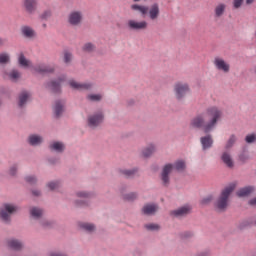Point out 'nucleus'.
Returning <instances> with one entry per match:
<instances>
[{
    "label": "nucleus",
    "mask_w": 256,
    "mask_h": 256,
    "mask_svg": "<svg viewBox=\"0 0 256 256\" xmlns=\"http://www.w3.org/2000/svg\"><path fill=\"white\" fill-rule=\"evenodd\" d=\"M222 118L223 110L217 106H210L204 112L194 117L190 121V126L194 129H202L205 133H211Z\"/></svg>",
    "instance_id": "obj_1"
},
{
    "label": "nucleus",
    "mask_w": 256,
    "mask_h": 256,
    "mask_svg": "<svg viewBox=\"0 0 256 256\" xmlns=\"http://www.w3.org/2000/svg\"><path fill=\"white\" fill-rule=\"evenodd\" d=\"M186 168L187 164L185 163V160H177L176 162H174V164L168 163L164 165L160 176L164 187H169V183H171V178L169 177V175L171 174V171H173V169H175V171L181 172L184 171Z\"/></svg>",
    "instance_id": "obj_2"
},
{
    "label": "nucleus",
    "mask_w": 256,
    "mask_h": 256,
    "mask_svg": "<svg viewBox=\"0 0 256 256\" xmlns=\"http://www.w3.org/2000/svg\"><path fill=\"white\" fill-rule=\"evenodd\" d=\"M235 191V184H229L222 191L215 202V207L218 211H225L229 205V197Z\"/></svg>",
    "instance_id": "obj_3"
},
{
    "label": "nucleus",
    "mask_w": 256,
    "mask_h": 256,
    "mask_svg": "<svg viewBox=\"0 0 256 256\" xmlns=\"http://www.w3.org/2000/svg\"><path fill=\"white\" fill-rule=\"evenodd\" d=\"M104 119L105 114L101 110L88 115L87 124L89 129H97L103 123Z\"/></svg>",
    "instance_id": "obj_4"
},
{
    "label": "nucleus",
    "mask_w": 256,
    "mask_h": 256,
    "mask_svg": "<svg viewBox=\"0 0 256 256\" xmlns=\"http://www.w3.org/2000/svg\"><path fill=\"white\" fill-rule=\"evenodd\" d=\"M191 93V87L185 82H177L174 84V95L178 101L185 99V96Z\"/></svg>",
    "instance_id": "obj_5"
},
{
    "label": "nucleus",
    "mask_w": 256,
    "mask_h": 256,
    "mask_svg": "<svg viewBox=\"0 0 256 256\" xmlns=\"http://www.w3.org/2000/svg\"><path fill=\"white\" fill-rule=\"evenodd\" d=\"M17 211V206L13 204H4L3 208L0 209V219L4 221V223H9L11 221V215Z\"/></svg>",
    "instance_id": "obj_6"
},
{
    "label": "nucleus",
    "mask_w": 256,
    "mask_h": 256,
    "mask_svg": "<svg viewBox=\"0 0 256 256\" xmlns=\"http://www.w3.org/2000/svg\"><path fill=\"white\" fill-rule=\"evenodd\" d=\"M213 65L215 69L221 73H229V71H231V64L221 56H216L214 58Z\"/></svg>",
    "instance_id": "obj_7"
},
{
    "label": "nucleus",
    "mask_w": 256,
    "mask_h": 256,
    "mask_svg": "<svg viewBox=\"0 0 256 256\" xmlns=\"http://www.w3.org/2000/svg\"><path fill=\"white\" fill-rule=\"evenodd\" d=\"M127 27L130 31H145L149 27V23L145 20L130 19L127 21Z\"/></svg>",
    "instance_id": "obj_8"
},
{
    "label": "nucleus",
    "mask_w": 256,
    "mask_h": 256,
    "mask_svg": "<svg viewBox=\"0 0 256 256\" xmlns=\"http://www.w3.org/2000/svg\"><path fill=\"white\" fill-rule=\"evenodd\" d=\"M83 22V12L81 11H72L68 15V23L72 27H78L80 23Z\"/></svg>",
    "instance_id": "obj_9"
},
{
    "label": "nucleus",
    "mask_w": 256,
    "mask_h": 256,
    "mask_svg": "<svg viewBox=\"0 0 256 256\" xmlns=\"http://www.w3.org/2000/svg\"><path fill=\"white\" fill-rule=\"evenodd\" d=\"M68 83L71 89H75L76 91H91V89H93V84L90 82L79 83L75 80H70Z\"/></svg>",
    "instance_id": "obj_10"
},
{
    "label": "nucleus",
    "mask_w": 256,
    "mask_h": 256,
    "mask_svg": "<svg viewBox=\"0 0 256 256\" xmlns=\"http://www.w3.org/2000/svg\"><path fill=\"white\" fill-rule=\"evenodd\" d=\"M67 79L65 75L60 76L57 80L51 81L46 84V87L53 91V93H59L61 91V84Z\"/></svg>",
    "instance_id": "obj_11"
},
{
    "label": "nucleus",
    "mask_w": 256,
    "mask_h": 256,
    "mask_svg": "<svg viewBox=\"0 0 256 256\" xmlns=\"http://www.w3.org/2000/svg\"><path fill=\"white\" fill-rule=\"evenodd\" d=\"M192 207L189 204H186L174 211L171 212V215H173L174 217H186V215H189V213H191L192 211Z\"/></svg>",
    "instance_id": "obj_12"
},
{
    "label": "nucleus",
    "mask_w": 256,
    "mask_h": 256,
    "mask_svg": "<svg viewBox=\"0 0 256 256\" xmlns=\"http://www.w3.org/2000/svg\"><path fill=\"white\" fill-rule=\"evenodd\" d=\"M147 13H148L149 19H151V21H156V19H159V15L161 13V11L159 9V4L158 3L152 4L148 8Z\"/></svg>",
    "instance_id": "obj_13"
},
{
    "label": "nucleus",
    "mask_w": 256,
    "mask_h": 256,
    "mask_svg": "<svg viewBox=\"0 0 256 256\" xmlns=\"http://www.w3.org/2000/svg\"><path fill=\"white\" fill-rule=\"evenodd\" d=\"M23 6L26 13H29V15H33V13L37 11V0H24Z\"/></svg>",
    "instance_id": "obj_14"
},
{
    "label": "nucleus",
    "mask_w": 256,
    "mask_h": 256,
    "mask_svg": "<svg viewBox=\"0 0 256 256\" xmlns=\"http://www.w3.org/2000/svg\"><path fill=\"white\" fill-rule=\"evenodd\" d=\"M200 143L202 145L203 151H207V149H211L213 147V137L211 134L201 137Z\"/></svg>",
    "instance_id": "obj_15"
},
{
    "label": "nucleus",
    "mask_w": 256,
    "mask_h": 256,
    "mask_svg": "<svg viewBox=\"0 0 256 256\" xmlns=\"http://www.w3.org/2000/svg\"><path fill=\"white\" fill-rule=\"evenodd\" d=\"M21 34L26 39H33V37H35L37 35V33L35 32L33 27L27 26V25H24L21 27Z\"/></svg>",
    "instance_id": "obj_16"
},
{
    "label": "nucleus",
    "mask_w": 256,
    "mask_h": 256,
    "mask_svg": "<svg viewBox=\"0 0 256 256\" xmlns=\"http://www.w3.org/2000/svg\"><path fill=\"white\" fill-rule=\"evenodd\" d=\"M36 73H53L55 67L47 64H38L34 67Z\"/></svg>",
    "instance_id": "obj_17"
},
{
    "label": "nucleus",
    "mask_w": 256,
    "mask_h": 256,
    "mask_svg": "<svg viewBox=\"0 0 256 256\" xmlns=\"http://www.w3.org/2000/svg\"><path fill=\"white\" fill-rule=\"evenodd\" d=\"M28 143L32 147H37V146L41 145V143H43V136L37 135V134H31L28 137Z\"/></svg>",
    "instance_id": "obj_18"
},
{
    "label": "nucleus",
    "mask_w": 256,
    "mask_h": 256,
    "mask_svg": "<svg viewBox=\"0 0 256 256\" xmlns=\"http://www.w3.org/2000/svg\"><path fill=\"white\" fill-rule=\"evenodd\" d=\"M64 111H65V101L57 100L54 104V113L56 117H61Z\"/></svg>",
    "instance_id": "obj_19"
},
{
    "label": "nucleus",
    "mask_w": 256,
    "mask_h": 256,
    "mask_svg": "<svg viewBox=\"0 0 256 256\" xmlns=\"http://www.w3.org/2000/svg\"><path fill=\"white\" fill-rule=\"evenodd\" d=\"M158 210L159 206L157 204H146L142 208L144 215H155V213H157Z\"/></svg>",
    "instance_id": "obj_20"
},
{
    "label": "nucleus",
    "mask_w": 256,
    "mask_h": 256,
    "mask_svg": "<svg viewBox=\"0 0 256 256\" xmlns=\"http://www.w3.org/2000/svg\"><path fill=\"white\" fill-rule=\"evenodd\" d=\"M76 196L80 200H76L75 204L78 205V206L79 205H85V199L91 198V193L85 192V191H79V192L76 193Z\"/></svg>",
    "instance_id": "obj_21"
},
{
    "label": "nucleus",
    "mask_w": 256,
    "mask_h": 256,
    "mask_svg": "<svg viewBox=\"0 0 256 256\" xmlns=\"http://www.w3.org/2000/svg\"><path fill=\"white\" fill-rule=\"evenodd\" d=\"M253 191H255V187H253V186H246L244 188H240L236 192V195L238 197H249V195H251V193H253Z\"/></svg>",
    "instance_id": "obj_22"
},
{
    "label": "nucleus",
    "mask_w": 256,
    "mask_h": 256,
    "mask_svg": "<svg viewBox=\"0 0 256 256\" xmlns=\"http://www.w3.org/2000/svg\"><path fill=\"white\" fill-rule=\"evenodd\" d=\"M155 151H157V146L155 144H149L142 149V157H151Z\"/></svg>",
    "instance_id": "obj_23"
},
{
    "label": "nucleus",
    "mask_w": 256,
    "mask_h": 256,
    "mask_svg": "<svg viewBox=\"0 0 256 256\" xmlns=\"http://www.w3.org/2000/svg\"><path fill=\"white\" fill-rule=\"evenodd\" d=\"M221 159L226 167L233 169L235 164L233 163V158H231V154H229V152H224L221 156Z\"/></svg>",
    "instance_id": "obj_24"
},
{
    "label": "nucleus",
    "mask_w": 256,
    "mask_h": 256,
    "mask_svg": "<svg viewBox=\"0 0 256 256\" xmlns=\"http://www.w3.org/2000/svg\"><path fill=\"white\" fill-rule=\"evenodd\" d=\"M29 97H31V94L27 91H22L19 95V107H25L27 101H29Z\"/></svg>",
    "instance_id": "obj_25"
},
{
    "label": "nucleus",
    "mask_w": 256,
    "mask_h": 256,
    "mask_svg": "<svg viewBox=\"0 0 256 256\" xmlns=\"http://www.w3.org/2000/svg\"><path fill=\"white\" fill-rule=\"evenodd\" d=\"M225 9H227L226 4H224V3L218 4L214 9L215 17H217V18L223 17V15L225 14Z\"/></svg>",
    "instance_id": "obj_26"
},
{
    "label": "nucleus",
    "mask_w": 256,
    "mask_h": 256,
    "mask_svg": "<svg viewBox=\"0 0 256 256\" xmlns=\"http://www.w3.org/2000/svg\"><path fill=\"white\" fill-rule=\"evenodd\" d=\"M8 247L14 251H20V249H23V243L19 240L11 239L8 241Z\"/></svg>",
    "instance_id": "obj_27"
},
{
    "label": "nucleus",
    "mask_w": 256,
    "mask_h": 256,
    "mask_svg": "<svg viewBox=\"0 0 256 256\" xmlns=\"http://www.w3.org/2000/svg\"><path fill=\"white\" fill-rule=\"evenodd\" d=\"M18 63L20 67H31V61L27 60L24 53H20L18 56Z\"/></svg>",
    "instance_id": "obj_28"
},
{
    "label": "nucleus",
    "mask_w": 256,
    "mask_h": 256,
    "mask_svg": "<svg viewBox=\"0 0 256 256\" xmlns=\"http://www.w3.org/2000/svg\"><path fill=\"white\" fill-rule=\"evenodd\" d=\"M7 76L10 81L17 82L19 79H21V72H19L17 69H13L7 73Z\"/></svg>",
    "instance_id": "obj_29"
},
{
    "label": "nucleus",
    "mask_w": 256,
    "mask_h": 256,
    "mask_svg": "<svg viewBox=\"0 0 256 256\" xmlns=\"http://www.w3.org/2000/svg\"><path fill=\"white\" fill-rule=\"evenodd\" d=\"M50 149L56 151L57 153H63L65 151V144L62 142H53L50 144Z\"/></svg>",
    "instance_id": "obj_30"
},
{
    "label": "nucleus",
    "mask_w": 256,
    "mask_h": 256,
    "mask_svg": "<svg viewBox=\"0 0 256 256\" xmlns=\"http://www.w3.org/2000/svg\"><path fill=\"white\" fill-rule=\"evenodd\" d=\"M132 11H138L141 13V15H147V12L149 11V7L147 6H141L139 4H133L131 5Z\"/></svg>",
    "instance_id": "obj_31"
},
{
    "label": "nucleus",
    "mask_w": 256,
    "mask_h": 256,
    "mask_svg": "<svg viewBox=\"0 0 256 256\" xmlns=\"http://www.w3.org/2000/svg\"><path fill=\"white\" fill-rule=\"evenodd\" d=\"M30 215L34 219H41V217H43V210L41 208H38V207H33V208L30 209Z\"/></svg>",
    "instance_id": "obj_32"
},
{
    "label": "nucleus",
    "mask_w": 256,
    "mask_h": 256,
    "mask_svg": "<svg viewBox=\"0 0 256 256\" xmlns=\"http://www.w3.org/2000/svg\"><path fill=\"white\" fill-rule=\"evenodd\" d=\"M11 63V56L7 52L0 53V65Z\"/></svg>",
    "instance_id": "obj_33"
},
{
    "label": "nucleus",
    "mask_w": 256,
    "mask_h": 256,
    "mask_svg": "<svg viewBox=\"0 0 256 256\" xmlns=\"http://www.w3.org/2000/svg\"><path fill=\"white\" fill-rule=\"evenodd\" d=\"M235 143H237V135L232 134L226 142L225 149H231Z\"/></svg>",
    "instance_id": "obj_34"
},
{
    "label": "nucleus",
    "mask_w": 256,
    "mask_h": 256,
    "mask_svg": "<svg viewBox=\"0 0 256 256\" xmlns=\"http://www.w3.org/2000/svg\"><path fill=\"white\" fill-rule=\"evenodd\" d=\"M80 227L84 229V231H87V233H93V231H95V225L91 223H82Z\"/></svg>",
    "instance_id": "obj_35"
},
{
    "label": "nucleus",
    "mask_w": 256,
    "mask_h": 256,
    "mask_svg": "<svg viewBox=\"0 0 256 256\" xmlns=\"http://www.w3.org/2000/svg\"><path fill=\"white\" fill-rule=\"evenodd\" d=\"M82 49L86 53H93V51H95L96 47H95V44L88 42V43L84 44Z\"/></svg>",
    "instance_id": "obj_36"
},
{
    "label": "nucleus",
    "mask_w": 256,
    "mask_h": 256,
    "mask_svg": "<svg viewBox=\"0 0 256 256\" xmlns=\"http://www.w3.org/2000/svg\"><path fill=\"white\" fill-rule=\"evenodd\" d=\"M137 168H133V169H124V170H121V173L122 175H125V177H134L135 174L137 173Z\"/></svg>",
    "instance_id": "obj_37"
},
{
    "label": "nucleus",
    "mask_w": 256,
    "mask_h": 256,
    "mask_svg": "<svg viewBox=\"0 0 256 256\" xmlns=\"http://www.w3.org/2000/svg\"><path fill=\"white\" fill-rule=\"evenodd\" d=\"M47 187L50 191H55V189H59L61 187L60 181H52L47 184Z\"/></svg>",
    "instance_id": "obj_38"
},
{
    "label": "nucleus",
    "mask_w": 256,
    "mask_h": 256,
    "mask_svg": "<svg viewBox=\"0 0 256 256\" xmlns=\"http://www.w3.org/2000/svg\"><path fill=\"white\" fill-rule=\"evenodd\" d=\"M123 199L124 201H135V199H137V193L130 192L127 194H123Z\"/></svg>",
    "instance_id": "obj_39"
},
{
    "label": "nucleus",
    "mask_w": 256,
    "mask_h": 256,
    "mask_svg": "<svg viewBox=\"0 0 256 256\" xmlns=\"http://www.w3.org/2000/svg\"><path fill=\"white\" fill-rule=\"evenodd\" d=\"M88 101H92V102H97V101H101V99H103V95L101 94H89L87 96Z\"/></svg>",
    "instance_id": "obj_40"
},
{
    "label": "nucleus",
    "mask_w": 256,
    "mask_h": 256,
    "mask_svg": "<svg viewBox=\"0 0 256 256\" xmlns=\"http://www.w3.org/2000/svg\"><path fill=\"white\" fill-rule=\"evenodd\" d=\"M17 171H19V166L17 164H13L8 170V175H10V177H15L17 175Z\"/></svg>",
    "instance_id": "obj_41"
},
{
    "label": "nucleus",
    "mask_w": 256,
    "mask_h": 256,
    "mask_svg": "<svg viewBox=\"0 0 256 256\" xmlns=\"http://www.w3.org/2000/svg\"><path fill=\"white\" fill-rule=\"evenodd\" d=\"M145 229H147V231H159L161 229V226L155 223H149L145 224Z\"/></svg>",
    "instance_id": "obj_42"
},
{
    "label": "nucleus",
    "mask_w": 256,
    "mask_h": 256,
    "mask_svg": "<svg viewBox=\"0 0 256 256\" xmlns=\"http://www.w3.org/2000/svg\"><path fill=\"white\" fill-rule=\"evenodd\" d=\"M245 141L246 143H249V144L256 143V133H251L246 135Z\"/></svg>",
    "instance_id": "obj_43"
},
{
    "label": "nucleus",
    "mask_w": 256,
    "mask_h": 256,
    "mask_svg": "<svg viewBox=\"0 0 256 256\" xmlns=\"http://www.w3.org/2000/svg\"><path fill=\"white\" fill-rule=\"evenodd\" d=\"M71 61H73V54L69 51L64 52V63L69 64Z\"/></svg>",
    "instance_id": "obj_44"
},
{
    "label": "nucleus",
    "mask_w": 256,
    "mask_h": 256,
    "mask_svg": "<svg viewBox=\"0 0 256 256\" xmlns=\"http://www.w3.org/2000/svg\"><path fill=\"white\" fill-rule=\"evenodd\" d=\"M26 183H29V185H35L37 183V177L34 175H29L25 177Z\"/></svg>",
    "instance_id": "obj_45"
},
{
    "label": "nucleus",
    "mask_w": 256,
    "mask_h": 256,
    "mask_svg": "<svg viewBox=\"0 0 256 256\" xmlns=\"http://www.w3.org/2000/svg\"><path fill=\"white\" fill-rule=\"evenodd\" d=\"M245 0H233L232 5L233 9H241Z\"/></svg>",
    "instance_id": "obj_46"
},
{
    "label": "nucleus",
    "mask_w": 256,
    "mask_h": 256,
    "mask_svg": "<svg viewBox=\"0 0 256 256\" xmlns=\"http://www.w3.org/2000/svg\"><path fill=\"white\" fill-rule=\"evenodd\" d=\"M213 201V196H207L201 200V205H209Z\"/></svg>",
    "instance_id": "obj_47"
},
{
    "label": "nucleus",
    "mask_w": 256,
    "mask_h": 256,
    "mask_svg": "<svg viewBox=\"0 0 256 256\" xmlns=\"http://www.w3.org/2000/svg\"><path fill=\"white\" fill-rule=\"evenodd\" d=\"M47 17H51V11H45L42 14V19H47Z\"/></svg>",
    "instance_id": "obj_48"
},
{
    "label": "nucleus",
    "mask_w": 256,
    "mask_h": 256,
    "mask_svg": "<svg viewBox=\"0 0 256 256\" xmlns=\"http://www.w3.org/2000/svg\"><path fill=\"white\" fill-rule=\"evenodd\" d=\"M49 256H67V255H65V254H63V253H61V252H51V253L49 254Z\"/></svg>",
    "instance_id": "obj_49"
},
{
    "label": "nucleus",
    "mask_w": 256,
    "mask_h": 256,
    "mask_svg": "<svg viewBox=\"0 0 256 256\" xmlns=\"http://www.w3.org/2000/svg\"><path fill=\"white\" fill-rule=\"evenodd\" d=\"M32 195H34V197H40L41 196V191H39V190H32Z\"/></svg>",
    "instance_id": "obj_50"
},
{
    "label": "nucleus",
    "mask_w": 256,
    "mask_h": 256,
    "mask_svg": "<svg viewBox=\"0 0 256 256\" xmlns=\"http://www.w3.org/2000/svg\"><path fill=\"white\" fill-rule=\"evenodd\" d=\"M239 159H240V161L245 162V161H247V156H245V154H241V155L239 156Z\"/></svg>",
    "instance_id": "obj_51"
},
{
    "label": "nucleus",
    "mask_w": 256,
    "mask_h": 256,
    "mask_svg": "<svg viewBox=\"0 0 256 256\" xmlns=\"http://www.w3.org/2000/svg\"><path fill=\"white\" fill-rule=\"evenodd\" d=\"M255 3V0H246V5H253Z\"/></svg>",
    "instance_id": "obj_52"
},
{
    "label": "nucleus",
    "mask_w": 256,
    "mask_h": 256,
    "mask_svg": "<svg viewBox=\"0 0 256 256\" xmlns=\"http://www.w3.org/2000/svg\"><path fill=\"white\" fill-rule=\"evenodd\" d=\"M250 205H256V197L249 201Z\"/></svg>",
    "instance_id": "obj_53"
},
{
    "label": "nucleus",
    "mask_w": 256,
    "mask_h": 256,
    "mask_svg": "<svg viewBox=\"0 0 256 256\" xmlns=\"http://www.w3.org/2000/svg\"><path fill=\"white\" fill-rule=\"evenodd\" d=\"M43 227H49V222L47 220H44L42 222Z\"/></svg>",
    "instance_id": "obj_54"
},
{
    "label": "nucleus",
    "mask_w": 256,
    "mask_h": 256,
    "mask_svg": "<svg viewBox=\"0 0 256 256\" xmlns=\"http://www.w3.org/2000/svg\"><path fill=\"white\" fill-rule=\"evenodd\" d=\"M3 43H5V41L0 38V45H3Z\"/></svg>",
    "instance_id": "obj_55"
},
{
    "label": "nucleus",
    "mask_w": 256,
    "mask_h": 256,
    "mask_svg": "<svg viewBox=\"0 0 256 256\" xmlns=\"http://www.w3.org/2000/svg\"><path fill=\"white\" fill-rule=\"evenodd\" d=\"M138 1H140V0H134V2H136V3H137Z\"/></svg>",
    "instance_id": "obj_56"
},
{
    "label": "nucleus",
    "mask_w": 256,
    "mask_h": 256,
    "mask_svg": "<svg viewBox=\"0 0 256 256\" xmlns=\"http://www.w3.org/2000/svg\"><path fill=\"white\" fill-rule=\"evenodd\" d=\"M255 225H256V220H255Z\"/></svg>",
    "instance_id": "obj_57"
}]
</instances>
